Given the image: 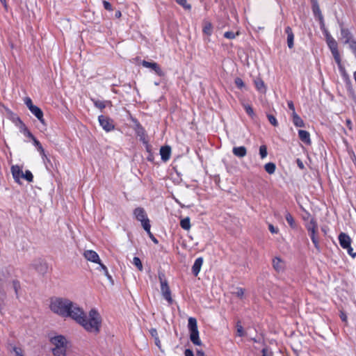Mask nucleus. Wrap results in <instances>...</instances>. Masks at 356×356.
<instances>
[{"label": "nucleus", "mask_w": 356, "mask_h": 356, "mask_svg": "<svg viewBox=\"0 0 356 356\" xmlns=\"http://www.w3.org/2000/svg\"><path fill=\"white\" fill-rule=\"evenodd\" d=\"M49 308L52 312L63 318L74 320L77 313L80 312L81 307L68 298L54 297L50 300Z\"/></svg>", "instance_id": "obj_1"}, {"label": "nucleus", "mask_w": 356, "mask_h": 356, "mask_svg": "<svg viewBox=\"0 0 356 356\" xmlns=\"http://www.w3.org/2000/svg\"><path fill=\"white\" fill-rule=\"evenodd\" d=\"M74 321L87 332L95 334L99 332L102 322V316L96 309H91L86 315L81 307Z\"/></svg>", "instance_id": "obj_2"}, {"label": "nucleus", "mask_w": 356, "mask_h": 356, "mask_svg": "<svg viewBox=\"0 0 356 356\" xmlns=\"http://www.w3.org/2000/svg\"><path fill=\"white\" fill-rule=\"evenodd\" d=\"M51 343L53 346L52 353L54 356H66L67 340L65 337L55 336L51 339Z\"/></svg>", "instance_id": "obj_3"}, {"label": "nucleus", "mask_w": 356, "mask_h": 356, "mask_svg": "<svg viewBox=\"0 0 356 356\" xmlns=\"http://www.w3.org/2000/svg\"><path fill=\"white\" fill-rule=\"evenodd\" d=\"M326 42L327 44L330 49L332 54L338 65V67L340 70H343V67L341 64V57L339 55V52L338 51V45L335 39L329 33H326L325 34Z\"/></svg>", "instance_id": "obj_4"}, {"label": "nucleus", "mask_w": 356, "mask_h": 356, "mask_svg": "<svg viewBox=\"0 0 356 356\" xmlns=\"http://www.w3.org/2000/svg\"><path fill=\"white\" fill-rule=\"evenodd\" d=\"M188 327L190 332V339L192 343L196 346H200L202 342L199 337L197 320L195 318L190 317L188 318Z\"/></svg>", "instance_id": "obj_5"}, {"label": "nucleus", "mask_w": 356, "mask_h": 356, "mask_svg": "<svg viewBox=\"0 0 356 356\" xmlns=\"http://www.w3.org/2000/svg\"><path fill=\"white\" fill-rule=\"evenodd\" d=\"M134 215L135 218L141 222L143 229L147 232H149L151 226L145 209L142 207H137L134 211Z\"/></svg>", "instance_id": "obj_6"}, {"label": "nucleus", "mask_w": 356, "mask_h": 356, "mask_svg": "<svg viewBox=\"0 0 356 356\" xmlns=\"http://www.w3.org/2000/svg\"><path fill=\"white\" fill-rule=\"evenodd\" d=\"M339 242L341 247L347 250L348 254L353 258L356 256V252H353V249L351 247L352 240L350 237L346 233L341 232L338 236Z\"/></svg>", "instance_id": "obj_7"}, {"label": "nucleus", "mask_w": 356, "mask_h": 356, "mask_svg": "<svg viewBox=\"0 0 356 356\" xmlns=\"http://www.w3.org/2000/svg\"><path fill=\"white\" fill-rule=\"evenodd\" d=\"M159 279L161 283V291L163 297L168 302L169 304H172L173 300L171 296V291L168 284V281L165 278L163 273L159 274Z\"/></svg>", "instance_id": "obj_8"}, {"label": "nucleus", "mask_w": 356, "mask_h": 356, "mask_svg": "<svg viewBox=\"0 0 356 356\" xmlns=\"http://www.w3.org/2000/svg\"><path fill=\"white\" fill-rule=\"evenodd\" d=\"M98 120L101 127L106 131L108 132L114 129V124L110 118L104 115H99Z\"/></svg>", "instance_id": "obj_9"}, {"label": "nucleus", "mask_w": 356, "mask_h": 356, "mask_svg": "<svg viewBox=\"0 0 356 356\" xmlns=\"http://www.w3.org/2000/svg\"><path fill=\"white\" fill-rule=\"evenodd\" d=\"M142 65L146 68H150L151 70L154 71V72L159 76H162L164 75L163 72L156 63L143 60Z\"/></svg>", "instance_id": "obj_10"}, {"label": "nucleus", "mask_w": 356, "mask_h": 356, "mask_svg": "<svg viewBox=\"0 0 356 356\" xmlns=\"http://www.w3.org/2000/svg\"><path fill=\"white\" fill-rule=\"evenodd\" d=\"M305 227L309 232V234L312 232H317L318 226L317 222L314 218H312L308 213V222H305Z\"/></svg>", "instance_id": "obj_11"}, {"label": "nucleus", "mask_w": 356, "mask_h": 356, "mask_svg": "<svg viewBox=\"0 0 356 356\" xmlns=\"http://www.w3.org/2000/svg\"><path fill=\"white\" fill-rule=\"evenodd\" d=\"M83 256L86 260L93 262V263H99V257L97 253L93 250H86L83 252Z\"/></svg>", "instance_id": "obj_12"}, {"label": "nucleus", "mask_w": 356, "mask_h": 356, "mask_svg": "<svg viewBox=\"0 0 356 356\" xmlns=\"http://www.w3.org/2000/svg\"><path fill=\"white\" fill-rule=\"evenodd\" d=\"M11 172L15 181L17 183L19 182L20 178L22 177L23 172L19 165H13L11 167Z\"/></svg>", "instance_id": "obj_13"}, {"label": "nucleus", "mask_w": 356, "mask_h": 356, "mask_svg": "<svg viewBox=\"0 0 356 356\" xmlns=\"http://www.w3.org/2000/svg\"><path fill=\"white\" fill-rule=\"evenodd\" d=\"M273 266L277 272H282L284 269L285 264L280 257H275L273 259Z\"/></svg>", "instance_id": "obj_14"}, {"label": "nucleus", "mask_w": 356, "mask_h": 356, "mask_svg": "<svg viewBox=\"0 0 356 356\" xmlns=\"http://www.w3.org/2000/svg\"><path fill=\"white\" fill-rule=\"evenodd\" d=\"M341 40L344 44H348L350 41L353 40L350 31L343 27L341 29Z\"/></svg>", "instance_id": "obj_15"}, {"label": "nucleus", "mask_w": 356, "mask_h": 356, "mask_svg": "<svg viewBox=\"0 0 356 356\" xmlns=\"http://www.w3.org/2000/svg\"><path fill=\"white\" fill-rule=\"evenodd\" d=\"M298 136L302 142L306 145H310L312 141L310 138V134L308 131L305 130L298 131Z\"/></svg>", "instance_id": "obj_16"}, {"label": "nucleus", "mask_w": 356, "mask_h": 356, "mask_svg": "<svg viewBox=\"0 0 356 356\" xmlns=\"http://www.w3.org/2000/svg\"><path fill=\"white\" fill-rule=\"evenodd\" d=\"M171 154V148L170 146H163L160 149V154L161 159L164 161L169 160Z\"/></svg>", "instance_id": "obj_17"}, {"label": "nucleus", "mask_w": 356, "mask_h": 356, "mask_svg": "<svg viewBox=\"0 0 356 356\" xmlns=\"http://www.w3.org/2000/svg\"><path fill=\"white\" fill-rule=\"evenodd\" d=\"M29 110L38 119V120L41 123L44 124V120L43 118V112L39 107H38L37 106H31V108Z\"/></svg>", "instance_id": "obj_18"}, {"label": "nucleus", "mask_w": 356, "mask_h": 356, "mask_svg": "<svg viewBox=\"0 0 356 356\" xmlns=\"http://www.w3.org/2000/svg\"><path fill=\"white\" fill-rule=\"evenodd\" d=\"M202 264L203 259L202 257H198L197 259H195L192 267V272L195 276H197L199 274Z\"/></svg>", "instance_id": "obj_19"}, {"label": "nucleus", "mask_w": 356, "mask_h": 356, "mask_svg": "<svg viewBox=\"0 0 356 356\" xmlns=\"http://www.w3.org/2000/svg\"><path fill=\"white\" fill-rule=\"evenodd\" d=\"M285 33L287 35V45L289 49H292L293 47L294 35L291 28L290 26H286L285 29Z\"/></svg>", "instance_id": "obj_20"}, {"label": "nucleus", "mask_w": 356, "mask_h": 356, "mask_svg": "<svg viewBox=\"0 0 356 356\" xmlns=\"http://www.w3.org/2000/svg\"><path fill=\"white\" fill-rule=\"evenodd\" d=\"M232 152L236 156L243 158L247 154V149L244 146L234 147Z\"/></svg>", "instance_id": "obj_21"}, {"label": "nucleus", "mask_w": 356, "mask_h": 356, "mask_svg": "<svg viewBox=\"0 0 356 356\" xmlns=\"http://www.w3.org/2000/svg\"><path fill=\"white\" fill-rule=\"evenodd\" d=\"M254 86H255L256 88L257 89V90H259V92H261L262 93L266 92V88L264 82L263 81V80L261 79L257 78L254 81Z\"/></svg>", "instance_id": "obj_22"}, {"label": "nucleus", "mask_w": 356, "mask_h": 356, "mask_svg": "<svg viewBox=\"0 0 356 356\" xmlns=\"http://www.w3.org/2000/svg\"><path fill=\"white\" fill-rule=\"evenodd\" d=\"M292 120L296 127H303L305 126L303 120L296 113H292Z\"/></svg>", "instance_id": "obj_23"}, {"label": "nucleus", "mask_w": 356, "mask_h": 356, "mask_svg": "<svg viewBox=\"0 0 356 356\" xmlns=\"http://www.w3.org/2000/svg\"><path fill=\"white\" fill-rule=\"evenodd\" d=\"M213 26L210 22L204 21L203 24V33L207 35H211L212 33Z\"/></svg>", "instance_id": "obj_24"}, {"label": "nucleus", "mask_w": 356, "mask_h": 356, "mask_svg": "<svg viewBox=\"0 0 356 356\" xmlns=\"http://www.w3.org/2000/svg\"><path fill=\"white\" fill-rule=\"evenodd\" d=\"M180 226L181 227L182 229H184L185 230H189L191 229V226L190 218L186 217V218L181 220Z\"/></svg>", "instance_id": "obj_25"}, {"label": "nucleus", "mask_w": 356, "mask_h": 356, "mask_svg": "<svg viewBox=\"0 0 356 356\" xmlns=\"http://www.w3.org/2000/svg\"><path fill=\"white\" fill-rule=\"evenodd\" d=\"M264 169L268 174L272 175L275 173L276 166L275 163L270 162L265 164Z\"/></svg>", "instance_id": "obj_26"}, {"label": "nucleus", "mask_w": 356, "mask_h": 356, "mask_svg": "<svg viewBox=\"0 0 356 356\" xmlns=\"http://www.w3.org/2000/svg\"><path fill=\"white\" fill-rule=\"evenodd\" d=\"M33 142V145L36 147L37 150L39 152L41 156H45V151L42 147L41 143L37 139H34Z\"/></svg>", "instance_id": "obj_27"}, {"label": "nucleus", "mask_w": 356, "mask_h": 356, "mask_svg": "<svg viewBox=\"0 0 356 356\" xmlns=\"http://www.w3.org/2000/svg\"><path fill=\"white\" fill-rule=\"evenodd\" d=\"M316 233L317 232H312V233H310L309 234V236L311 237V239L315 246V248L319 250H320V246H319V241H318V238H317L316 236Z\"/></svg>", "instance_id": "obj_28"}, {"label": "nucleus", "mask_w": 356, "mask_h": 356, "mask_svg": "<svg viewBox=\"0 0 356 356\" xmlns=\"http://www.w3.org/2000/svg\"><path fill=\"white\" fill-rule=\"evenodd\" d=\"M132 264L140 270V271H143V264H142V262L140 261V259L137 257H134V259H133V261H132Z\"/></svg>", "instance_id": "obj_29"}, {"label": "nucleus", "mask_w": 356, "mask_h": 356, "mask_svg": "<svg viewBox=\"0 0 356 356\" xmlns=\"http://www.w3.org/2000/svg\"><path fill=\"white\" fill-rule=\"evenodd\" d=\"M27 180L29 182H32L33 179V175L30 170H26L25 172H23L22 177Z\"/></svg>", "instance_id": "obj_30"}, {"label": "nucleus", "mask_w": 356, "mask_h": 356, "mask_svg": "<svg viewBox=\"0 0 356 356\" xmlns=\"http://www.w3.org/2000/svg\"><path fill=\"white\" fill-rule=\"evenodd\" d=\"M176 2L186 10H191V6L187 3L186 0H175Z\"/></svg>", "instance_id": "obj_31"}, {"label": "nucleus", "mask_w": 356, "mask_h": 356, "mask_svg": "<svg viewBox=\"0 0 356 356\" xmlns=\"http://www.w3.org/2000/svg\"><path fill=\"white\" fill-rule=\"evenodd\" d=\"M97 264H99V267L97 268V269L100 271H103L106 276H107L108 278H111V276L108 274V270H107V268L106 267V266L104 265L102 263H101L100 260H99V263H97Z\"/></svg>", "instance_id": "obj_32"}, {"label": "nucleus", "mask_w": 356, "mask_h": 356, "mask_svg": "<svg viewBox=\"0 0 356 356\" xmlns=\"http://www.w3.org/2000/svg\"><path fill=\"white\" fill-rule=\"evenodd\" d=\"M259 154L262 159H265L267 156V147L266 145H261L259 147Z\"/></svg>", "instance_id": "obj_33"}, {"label": "nucleus", "mask_w": 356, "mask_h": 356, "mask_svg": "<svg viewBox=\"0 0 356 356\" xmlns=\"http://www.w3.org/2000/svg\"><path fill=\"white\" fill-rule=\"evenodd\" d=\"M285 218H286V220L287 221V222L289 224V225L291 227H295V220H294L293 216L289 213H287L286 214Z\"/></svg>", "instance_id": "obj_34"}, {"label": "nucleus", "mask_w": 356, "mask_h": 356, "mask_svg": "<svg viewBox=\"0 0 356 356\" xmlns=\"http://www.w3.org/2000/svg\"><path fill=\"white\" fill-rule=\"evenodd\" d=\"M267 118H268V120L269 122L272 125H273L274 127L278 126L277 120V119L275 118V117L274 115H270V114H268L267 115Z\"/></svg>", "instance_id": "obj_35"}, {"label": "nucleus", "mask_w": 356, "mask_h": 356, "mask_svg": "<svg viewBox=\"0 0 356 356\" xmlns=\"http://www.w3.org/2000/svg\"><path fill=\"white\" fill-rule=\"evenodd\" d=\"M243 107H244V109H245V112L250 116L252 117L254 115L253 108L251 107V106H250L248 104H244Z\"/></svg>", "instance_id": "obj_36"}, {"label": "nucleus", "mask_w": 356, "mask_h": 356, "mask_svg": "<svg viewBox=\"0 0 356 356\" xmlns=\"http://www.w3.org/2000/svg\"><path fill=\"white\" fill-rule=\"evenodd\" d=\"M238 35V33H234L233 31H227L224 33V37L227 39H234L235 38L236 35Z\"/></svg>", "instance_id": "obj_37"}, {"label": "nucleus", "mask_w": 356, "mask_h": 356, "mask_svg": "<svg viewBox=\"0 0 356 356\" xmlns=\"http://www.w3.org/2000/svg\"><path fill=\"white\" fill-rule=\"evenodd\" d=\"M348 44L349 45V48L352 50V51L353 52L356 57V41L353 39V40L350 41Z\"/></svg>", "instance_id": "obj_38"}, {"label": "nucleus", "mask_w": 356, "mask_h": 356, "mask_svg": "<svg viewBox=\"0 0 356 356\" xmlns=\"http://www.w3.org/2000/svg\"><path fill=\"white\" fill-rule=\"evenodd\" d=\"M13 350L15 356H24V351L20 348L15 346L13 347Z\"/></svg>", "instance_id": "obj_39"}, {"label": "nucleus", "mask_w": 356, "mask_h": 356, "mask_svg": "<svg viewBox=\"0 0 356 356\" xmlns=\"http://www.w3.org/2000/svg\"><path fill=\"white\" fill-rule=\"evenodd\" d=\"M235 84L238 88H242L245 86V83L243 81L241 78H236L235 79Z\"/></svg>", "instance_id": "obj_40"}, {"label": "nucleus", "mask_w": 356, "mask_h": 356, "mask_svg": "<svg viewBox=\"0 0 356 356\" xmlns=\"http://www.w3.org/2000/svg\"><path fill=\"white\" fill-rule=\"evenodd\" d=\"M24 103L26 105V106L29 108V109H31V106H35V105L33 104L32 100L29 97H26L24 99Z\"/></svg>", "instance_id": "obj_41"}, {"label": "nucleus", "mask_w": 356, "mask_h": 356, "mask_svg": "<svg viewBox=\"0 0 356 356\" xmlns=\"http://www.w3.org/2000/svg\"><path fill=\"white\" fill-rule=\"evenodd\" d=\"M236 327H237V334L239 337L243 336L244 335V331H243V326L241 325H240L239 323H238L237 325H236Z\"/></svg>", "instance_id": "obj_42"}, {"label": "nucleus", "mask_w": 356, "mask_h": 356, "mask_svg": "<svg viewBox=\"0 0 356 356\" xmlns=\"http://www.w3.org/2000/svg\"><path fill=\"white\" fill-rule=\"evenodd\" d=\"M236 296L239 298H242L244 295V289L242 288H238L236 289V291L234 292Z\"/></svg>", "instance_id": "obj_43"}, {"label": "nucleus", "mask_w": 356, "mask_h": 356, "mask_svg": "<svg viewBox=\"0 0 356 356\" xmlns=\"http://www.w3.org/2000/svg\"><path fill=\"white\" fill-rule=\"evenodd\" d=\"M94 104H95L96 107H97V108H99L100 109H103L106 106L104 102H101V101H95L94 102Z\"/></svg>", "instance_id": "obj_44"}, {"label": "nucleus", "mask_w": 356, "mask_h": 356, "mask_svg": "<svg viewBox=\"0 0 356 356\" xmlns=\"http://www.w3.org/2000/svg\"><path fill=\"white\" fill-rule=\"evenodd\" d=\"M268 229H269V231L272 233V234H277L278 233V231H279V229L277 227H275L273 225L271 224H269L268 225Z\"/></svg>", "instance_id": "obj_45"}, {"label": "nucleus", "mask_w": 356, "mask_h": 356, "mask_svg": "<svg viewBox=\"0 0 356 356\" xmlns=\"http://www.w3.org/2000/svg\"><path fill=\"white\" fill-rule=\"evenodd\" d=\"M262 356H273V354L268 348H265L262 350Z\"/></svg>", "instance_id": "obj_46"}, {"label": "nucleus", "mask_w": 356, "mask_h": 356, "mask_svg": "<svg viewBox=\"0 0 356 356\" xmlns=\"http://www.w3.org/2000/svg\"><path fill=\"white\" fill-rule=\"evenodd\" d=\"M103 5H104V7L106 10H112V6L111 4L106 1H103Z\"/></svg>", "instance_id": "obj_47"}, {"label": "nucleus", "mask_w": 356, "mask_h": 356, "mask_svg": "<svg viewBox=\"0 0 356 356\" xmlns=\"http://www.w3.org/2000/svg\"><path fill=\"white\" fill-rule=\"evenodd\" d=\"M149 333L154 339H156V337H159L157 330L155 328L150 329Z\"/></svg>", "instance_id": "obj_48"}, {"label": "nucleus", "mask_w": 356, "mask_h": 356, "mask_svg": "<svg viewBox=\"0 0 356 356\" xmlns=\"http://www.w3.org/2000/svg\"><path fill=\"white\" fill-rule=\"evenodd\" d=\"M287 104H288L289 108L292 111V113H296L295 106H294L293 102L289 101V102H288Z\"/></svg>", "instance_id": "obj_49"}, {"label": "nucleus", "mask_w": 356, "mask_h": 356, "mask_svg": "<svg viewBox=\"0 0 356 356\" xmlns=\"http://www.w3.org/2000/svg\"><path fill=\"white\" fill-rule=\"evenodd\" d=\"M25 135L30 138L33 141L34 139H36L35 137L29 130L25 131Z\"/></svg>", "instance_id": "obj_50"}, {"label": "nucleus", "mask_w": 356, "mask_h": 356, "mask_svg": "<svg viewBox=\"0 0 356 356\" xmlns=\"http://www.w3.org/2000/svg\"><path fill=\"white\" fill-rule=\"evenodd\" d=\"M340 318L342 321L346 323L347 322V316L343 312H341L340 313Z\"/></svg>", "instance_id": "obj_51"}, {"label": "nucleus", "mask_w": 356, "mask_h": 356, "mask_svg": "<svg viewBox=\"0 0 356 356\" xmlns=\"http://www.w3.org/2000/svg\"><path fill=\"white\" fill-rule=\"evenodd\" d=\"M42 156L44 163L47 167V163H50L49 159L47 157L46 154H45V156Z\"/></svg>", "instance_id": "obj_52"}, {"label": "nucleus", "mask_w": 356, "mask_h": 356, "mask_svg": "<svg viewBox=\"0 0 356 356\" xmlns=\"http://www.w3.org/2000/svg\"><path fill=\"white\" fill-rule=\"evenodd\" d=\"M149 235V236L150 237V238L152 240V241L157 244L158 243V240L153 236V234H152L151 231L149 230V232H147Z\"/></svg>", "instance_id": "obj_53"}, {"label": "nucleus", "mask_w": 356, "mask_h": 356, "mask_svg": "<svg viewBox=\"0 0 356 356\" xmlns=\"http://www.w3.org/2000/svg\"><path fill=\"white\" fill-rule=\"evenodd\" d=\"M184 355L185 356H194L193 352L191 349H186Z\"/></svg>", "instance_id": "obj_54"}, {"label": "nucleus", "mask_w": 356, "mask_h": 356, "mask_svg": "<svg viewBox=\"0 0 356 356\" xmlns=\"http://www.w3.org/2000/svg\"><path fill=\"white\" fill-rule=\"evenodd\" d=\"M154 342H155V344L156 346L160 349L161 350V341L159 340V337H156V339H154Z\"/></svg>", "instance_id": "obj_55"}, {"label": "nucleus", "mask_w": 356, "mask_h": 356, "mask_svg": "<svg viewBox=\"0 0 356 356\" xmlns=\"http://www.w3.org/2000/svg\"><path fill=\"white\" fill-rule=\"evenodd\" d=\"M313 10L314 13H320V9L317 4L314 5Z\"/></svg>", "instance_id": "obj_56"}, {"label": "nucleus", "mask_w": 356, "mask_h": 356, "mask_svg": "<svg viewBox=\"0 0 356 356\" xmlns=\"http://www.w3.org/2000/svg\"><path fill=\"white\" fill-rule=\"evenodd\" d=\"M297 164H298V167L300 169H303L304 168V165H303L302 162L300 159H297Z\"/></svg>", "instance_id": "obj_57"}, {"label": "nucleus", "mask_w": 356, "mask_h": 356, "mask_svg": "<svg viewBox=\"0 0 356 356\" xmlns=\"http://www.w3.org/2000/svg\"><path fill=\"white\" fill-rule=\"evenodd\" d=\"M115 16L116 18L121 17V16H122L121 12L120 10L116 11L115 13Z\"/></svg>", "instance_id": "obj_58"}, {"label": "nucleus", "mask_w": 356, "mask_h": 356, "mask_svg": "<svg viewBox=\"0 0 356 356\" xmlns=\"http://www.w3.org/2000/svg\"><path fill=\"white\" fill-rule=\"evenodd\" d=\"M1 3L3 5L4 8L6 9H7L8 8V4H7V2H6V0H0Z\"/></svg>", "instance_id": "obj_59"}, {"label": "nucleus", "mask_w": 356, "mask_h": 356, "mask_svg": "<svg viewBox=\"0 0 356 356\" xmlns=\"http://www.w3.org/2000/svg\"><path fill=\"white\" fill-rule=\"evenodd\" d=\"M346 123H347V124H348V125L351 124V121H350V120H346Z\"/></svg>", "instance_id": "obj_60"}, {"label": "nucleus", "mask_w": 356, "mask_h": 356, "mask_svg": "<svg viewBox=\"0 0 356 356\" xmlns=\"http://www.w3.org/2000/svg\"><path fill=\"white\" fill-rule=\"evenodd\" d=\"M304 220L305 222H308V215L306 217H304Z\"/></svg>", "instance_id": "obj_61"}, {"label": "nucleus", "mask_w": 356, "mask_h": 356, "mask_svg": "<svg viewBox=\"0 0 356 356\" xmlns=\"http://www.w3.org/2000/svg\"><path fill=\"white\" fill-rule=\"evenodd\" d=\"M14 286H15V291L17 292V284L15 282L14 283Z\"/></svg>", "instance_id": "obj_62"}]
</instances>
